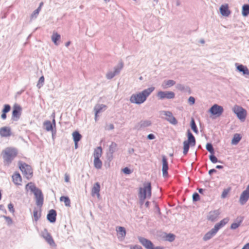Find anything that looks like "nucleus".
<instances>
[{
	"label": "nucleus",
	"instance_id": "1",
	"mask_svg": "<svg viewBox=\"0 0 249 249\" xmlns=\"http://www.w3.org/2000/svg\"><path fill=\"white\" fill-rule=\"evenodd\" d=\"M155 87H151L136 94H133L130 97L131 103L140 105L144 103L147 97L155 90Z\"/></svg>",
	"mask_w": 249,
	"mask_h": 249
},
{
	"label": "nucleus",
	"instance_id": "2",
	"mask_svg": "<svg viewBox=\"0 0 249 249\" xmlns=\"http://www.w3.org/2000/svg\"><path fill=\"white\" fill-rule=\"evenodd\" d=\"M2 158L4 166H9L18 155V150L15 148H7L2 152Z\"/></svg>",
	"mask_w": 249,
	"mask_h": 249
},
{
	"label": "nucleus",
	"instance_id": "3",
	"mask_svg": "<svg viewBox=\"0 0 249 249\" xmlns=\"http://www.w3.org/2000/svg\"><path fill=\"white\" fill-rule=\"evenodd\" d=\"M151 196V185L150 182H147L144 184V187L140 188L139 196L140 198L139 203L142 206L144 202L146 197L149 198Z\"/></svg>",
	"mask_w": 249,
	"mask_h": 249
},
{
	"label": "nucleus",
	"instance_id": "4",
	"mask_svg": "<svg viewBox=\"0 0 249 249\" xmlns=\"http://www.w3.org/2000/svg\"><path fill=\"white\" fill-rule=\"evenodd\" d=\"M18 164L19 168L25 177L28 179H30L33 177V170L31 166L21 161H19Z\"/></svg>",
	"mask_w": 249,
	"mask_h": 249
},
{
	"label": "nucleus",
	"instance_id": "5",
	"mask_svg": "<svg viewBox=\"0 0 249 249\" xmlns=\"http://www.w3.org/2000/svg\"><path fill=\"white\" fill-rule=\"evenodd\" d=\"M124 67V63L123 61H120L118 65L115 66L113 68V71H109L107 72L106 74V77L108 80H111L116 75L119 74L121 70Z\"/></svg>",
	"mask_w": 249,
	"mask_h": 249
},
{
	"label": "nucleus",
	"instance_id": "6",
	"mask_svg": "<svg viewBox=\"0 0 249 249\" xmlns=\"http://www.w3.org/2000/svg\"><path fill=\"white\" fill-rule=\"evenodd\" d=\"M22 113V107L19 105L15 104L13 107L12 118L13 121H18L20 118Z\"/></svg>",
	"mask_w": 249,
	"mask_h": 249
},
{
	"label": "nucleus",
	"instance_id": "7",
	"mask_svg": "<svg viewBox=\"0 0 249 249\" xmlns=\"http://www.w3.org/2000/svg\"><path fill=\"white\" fill-rule=\"evenodd\" d=\"M233 111L239 120L241 121L245 120L247 115V111L245 109L240 106L236 105L233 108Z\"/></svg>",
	"mask_w": 249,
	"mask_h": 249
},
{
	"label": "nucleus",
	"instance_id": "8",
	"mask_svg": "<svg viewBox=\"0 0 249 249\" xmlns=\"http://www.w3.org/2000/svg\"><path fill=\"white\" fill-rule=\"evenodd\" d=\"M157 96L159 100L171 99L175 97V94L171 91H160L157 93Z\"/></svg>",
	"mask_w": 249,
	"mask_h": 249
},
{
	"label": "nucleus",
	"instance_id": "9",
	"mask_svg": "<svg viewBox=\"0 0 249 249\" xmlns=\"http://www.w3.org/2000/svg\"><path fill=\"white\" fill-rule=\"evenodd\" d=\"M151 124L152 122L151 121L148 120H142L135 125L133 127V129L138 131H141L145 128L151 126Z\"/></svg>",
	"mask_w": 249,
	"mask_h": 249
},
{
	"label": "nucleus",
	"instance_id": "10",
	"mask_svg": "<svg viewBox=\"0 0 249 249\" xmlns=\"http://www.w3.org/2000/svg\"><path fill=\"white\" fill-rule=\"evenodd\" d=\"M223 111L224 109L223 107L217 104L213 105L209 110V112L212 115L217 117L220 116L223 113Z\"/></svg>",
	"mask_w": 249,
	"mask_h": 249
},
{
	"label": "nucleus",
	"instance_id": "11",
	"mask_svg": "<svg viewBox=\"0 0 249 249\" xmlns=\"http://www.w3.org/2000/svg\"><path fill=\"white\" fill-rule=\"evenodd\" d=\"M34 194L36 199V204L40 208L41 207L44 202V196L41 190L38 189Z\"/></svg>",
	"mask_w": 249,
	"mask_h": 249
},
{
	"label": "nucleus",
	"instance_id": "12",
	"mask_svg": "<svg viewBox=\"0 0 249 249\" xmlns=\"http://www.w3.org/2000/svg\"><path fill=\"white\" fill-rule=\"evenodd\" d=\"M162 113L166 117L165 120L169 122L171 124L176 125L178 121L176 118L173 116V113L170 111H162Z\"/></svg>",
	"mask_w": 249,
	"mask_h": 249
},
{
	"label": "nucleus",
	"instance_id": "13",
	"mask_svg": "<svg viewBox=\"0 0 249 249\" xmlns=\"http://www.w3.org/2000/svg\"><path fill=\"white\" fill-rule=\"evenodd\" d=\"M249 199V184L247 186L245 190H244L240 195L239 202L241 204H245Z\"/></svg>",
	"mask_w": 249,
	"mask_h": 249
},
{
	"label": "nucleus",
	"instance_id": "14",
	"mask_svg": "<svg viewBox=\"0 0 249 249\" xmlns=\"http://www.w3.org/2000/svg\"><path fill=\"white\" fill-rule=\"evenodd\" d=\"M220 213L221 212L219 209L211 211L207 215V219L209 221L214 222L219 217Z\"/></svg>",
	"mask_w": 249,
	"mask_h": 249
},
{
	"label": "nucleus",
	"instance_id": "15",
	"mask_svg": "<svg viewBox=\"0 0 249 249\" xmlns=\"http://www.w3.org/2000/svg\"><path fill=\"white\" fill-rule=\"evenodd\" d=\"M140 243L146 249H152L153 246V243L149 240L141 236L138 237Z\"/></svg>",
	"mask_w": 249,
	"mask_h": 249
},
{
	"label": "nucleus",
	"instance_id": "16",
	"mask_svg": "<svg viewBox=\"0 0 249 249\" xmlns=\"http://www.w3.org/2000/svg\"><path fill=\"white\" fill-rule=\"evenodd\" d=\"M168 164L167 160L165 156H162V176L164 178H166L168 176Z\"/></svg>",
	"mask_w": 249,
	"mask_h": 249
},
{
	"label": "nucleus",
	"instance_id": "17",
	"mask_svg": "<svg viewBox=\"0 0 249 249\" xmlns=\"http://www.w3.org/2000/svg\"><path fill=\"white\" fill-rule=\"evenodd\" d=\"M42 237L45 239V240L47 242V243L50 245H54V240L50 234L47 231L46 229H45L42 232Z\"/></svg>",
	"mask_w": 249,
	"mask_h": 249
},
{
	"label": "nucleus",
	"instance_id": "18",
	"mask_svg": "<svg viewBox=\"0 0 249 249\" xmlns=\"http://www.w3.org/2000/svg\"><path fill=\"white\" fill-rule=\"evenodd\" d=\"M57 213L55 210H50L47 215V219L50 223H54L56 221Z\"/></svg>",
	"mask_w": 249,
	"mask_h": 249
},
{
	"label": "nucleus",
	"instance_id": "19",
	"mask_svg": "<svg viewBox=\"0 0 249 249\" xmlns=\"http://www.w3.org/2000/svg\"><path fill=\"white\" fill-rule=\"evenodd\" d=\"M187 140L184 141L191 143V147L195 146L196 143V139L190 129L187 130Z\"/></svg>",
	"mask_w": 249,
	"mask_h": 249
},
{
	"label": "nucleus",
	"instance_id": "20",
	"mask_svg": "<svg viewBox=\"0 0 249 249\" xmlns=\"http://www.w3.org/2000/svg\"><path fill=\"white\" fill-rule=\"evenodd\" d=\"M11 135V128L8 126H4L0 128V136L2 137H7Z\"/></svg>",
	"mask_w": 249,
	"mask_h": 249
},
{
	"label": "nucleus",
	"instance_id": "21",
	"mask_svg": "<svg viewBox=\"0 0 249 249\" xmlns=\"http://www.w3.org/2000/svg\"><path fill=\"white\" fill-rule=\"evenodd\" d=\"M236 69L240 72H242L244 75H249V70L248 68L242 64H235Z\"/></svg>",
	"mask_w": 249,
	"mask_h": 249
},
{
	"label": "nucleus",
	"instance_id": "22",
	"mask_svg": "<svg viewBox=\"0 0 249 249\" xmlns=\"http://www.w3.org/2000/svg\"><path fill=\"white\" fill-rule=\"evenodd\" d=\"M219 10L221 14L223 16L228 17L231 14V11L229 9L228 5L227 4L222 5L219 8Z\"/></svg>",
	"mask_w": 249,
	"mask_h": 249
},
{
	"label": "nucleus",
	"instance_id": "23",
	"mask_svg": "<svg viewBox=\"0 0 249 249\" xmlns=\"http://www.w3.org/2000/svg\"><path fill=\"white\" fill-rule=\"evenodd\" d=\"M13 182L16 185H21L22 181L21 177L18 172H15L12 176Z\"/></svg>",
	"mask_w": 249,
	"mask_h": 249
},
{
	"label": "nucleus",
	"instance_id": "24",
	"mask_svg": "<svg viewBox=\"0 0 249 249\" xmlns=\"http://www.w3.org/2000/svg\"><path fill=\"white\" fill-rule=\"evenodd\" d=\"M229 221V218H225L221 220L219 222L216 223L214 225V226L218 230H219L220 229L223 227L225 225H226L228 223Z\"/></svg>",
	"mask_w": 249,
	"mask_h": 249
},
{
	"label": "nucleus",
	"instance_id": "25",
	"mask_svg": "<svg viewBox=\"0 0 249 249\" xmlns=\"http://www.w3.org/2000/svg\"><path fill=\"white\" fill-rule=\"evenodd\" d=\"M229 221V218H225L221 220L219 222L216 223L214 225V226L218 230H219L220 229L223 227L225 225H226L228 223Z\"/></svg>",
	"mask_w": 249,
	"mask_h": 249
},
{
	"label": "nucleus",
	"instance_id": "26",
	"mask_svg": "<svg viewBox=\"0 0 249 249\" xmlns=\"http://www.w3.org/2000/svg\"><path fill=\"white\" fill-rule=\"evenodd\" d=\"M100 190V185L99 182H96L91 190L92 195H96L98 196H100L99 192Z\"/></svg>",
	"mask_w": 249,
	"mask_h": 249
},
{
	"label": "nucleus",
	"instance_id": "27",
	"mask_svg": "<svg viewBox=\"0 0 249 249\" xmlns=\"http://www.w3.org/2000/svg\"><path fill=\"white\" fill-rule=\"evenodd\" d=\"M175 84L176 82L173 80H164L162 84V87L163 89H165L171 87Z\"/></svg>",
	"mask_w": 249,
	"mask_h": 249
},
{
	"label": "nucleus",
	"instance_id": "28",
	"mask_svg": "<svg viewBox=\"0 0 249 249\" xmlns=\"http://www.w3.org/2000/svg\"><path fill=\"white\" fill-rule=\"evenodd\" d=\"M51 38L53 43L55 45L57 46L59 44L58 41L61 38L60 35L56 32L53 33L52 36Z\"/></svg>",
	"mask_w": 249,
	"mask_h": 249
},
{
	"label": "nucleus",
	"instance_id": "29",
	"mask_svg": "<svg viewBox=\"0 0 249 249\" xmlns=\"http://www.w3.org/2000/svg\"><path fill=\"white\" fill-rule=\"evenodd\" d=\"M102 154V148L101 146H98L95 148L93 152L94 158H100Z\"/></svg>",
	"mask_w": 249,
	"mask_h": 249
},
{
	"label": "nucleus",
	"instance_id": "30",
	"mask_svg": "<svg viewBox=\"0 0 249 249\" xmlns=\"http://www.w3.org/2000/svg\"><path fill=\"white\" fill-rule=\"evenodd\" d=\"M107 106L103 104H97L94 107V110L95 112V117H97V114L99 113L103 108H106Z\"/></svg>",
	"mask_w": 249,
	"mask_h": 249
},
{
	"label": "nucleus",
	"instance_id": "31",
	"mask_svg": "<svg viewBox=\"0 0 249 249\" xmlns=\"http://www.w3.org/2000/svg\"><path fill=\"white\" fill-rule=\"evenodd\" d=\"M242 137L240 134L236 133L233 135V137L231 140V144L233 145H236L239 143L240 141L241 140Z\"/></svg>",
	"mask_w": 249,
	"mask_h": 249
},
{
	"label": "nucleus",
	"instance_id": "32",
	"mask_svg": "<svg viewBox=\"0 0 249 249\" xmlns=\"http://www.w3.org/2000/svg\"><path fill=\"white\" fill-rule=\"evenodd\" d=\"M72 138L73 142H79L82 138L81 135L77 131H75L72 133Z\"/></svg>",
	"mask_w": 249,
	"mask_h": 249
},
{
	"label": "nucleus",
	"instance_id": "33",
	"mask_svg": "<svg viewBox=\"0 0 249 249\" xmlns=\"http://www.w3.org/2000/svg\"><path fill=\"white\" fill-rule=\"evenodd\" d=\"M242 14L244 17H247L249 15V5L244 4L242 8Z\"/></svg>",
	"mask_w": 249,
	"mask_h": 249
},
{
	"label": "nucleus",
	"instance_id": "34",
	"mask_svg": "<svg viewBox=\"0 0 249 249\" xmlns=\"http://www.w3.org/2000/svg\"><path fill=\"white\" fill-rule=\"evenodd\" d=\"M94 167L97 169H100L102 168V162L100 160V158H95L94 159Z\"/></svg>",
	"mask_w": 249,
	"mask_h": 249
},
{
	"label": "nucleus",
	"instance_id": "35",
	"mask_svg": "<svg viewBox=\"0 0 249 249\" xmlns=\"http://www.w3.org/2000/svg\"><path fill=\"white\" fill-rule=\"evenodd\" d=\"M61 201H64L65 205L67 207L71 206V200L69 197L67 196H62L60 198Z\"/></svg>",
	"mask_w": 249,
	"mask_h": 249
},
{
	"label": "nucleus",
	"instance_id": "36",
	"mask_svg": "<svg viewBox=\"0 0 249 249\" xmlns=\"http://www.w3.org/2000/svg\"><path fill=\"white\" fill-rule=\"evenodd\" d=\"M26 189L28 188L33 193H34V192H35L39 189L35 186L34 183L32 182L28 183L26 185Z\"/></svg>",
	"mask_w": 249,
	"mask_h": 249
},
{
	"label": "nucleus",
	"instance_id": "37",
	"mask_svg": "<svg viewBox=\"0 0 249 249\" xmlns=\"http://www.w3.org/2000/svg\"><path fill=\"white\" fill-rule=\"evenodd\" d=\"M45 129L47 131H53V126L50 121L47 120L44 123Z\"/></svg>",
	"mask_w": 249,
	"mask_h": 249
},
{
	"label": "nucleus",
	"instance_id": "38",
	"mask_svg": "<svg viewBox=\"0 0 249 249\" xmlns=\"http://www.w3.org/2000/svg\"><path fill=\"white\" fill-rule=\"evenodd\" d=\"M33 215L35 221H38L41 217V210H40L39 211H38L35 208L34 209Z\"/></svg>",
	"mask_w": 249,
	"mask_h": 249
},
{
	"label": "nucleus",
	"instance_id": "39",
	"mask_svg": "<svg viewBox=\"0 0 249 249\" xmlns=\"http://www.w3.org/2000/svg\"><path fill=\"white\" fill-rule=\"evenodd\" d=\"M190 126L192 130L196 134L198 133L197 126L196 124L195 121L193 118L191 119L190 123Z\"/></svg>",
	"mask_w": 249,
	"mask_h": 249
},
{
	"label": "nucleus",
	"instance_id": "40",
	"mask_svg": "<svg viewBox=\"0 0 249 249\" xmlns=\"http://www.w3.org/2000/svg\"><path fill=\"white\" fill-rule=\"evenodd\" d=\"M183 144V153L184 155H186L188 152L189 147H190V146H191V143L184 141Z\"/></svg>",
	"mask_w": 249,
	"mask_h": 249
},
{
	"label": "nucleus",
	"instance_id": "41",
	"mask_svg": "<svg viewBox=\"0 0 249 249\" xmlns=\"http://www.w3.org/2000/svg\"><path fill=\"white\" fill-rule=\"evenodd\" d=\"M121 235L122 237L124 238L126 235L125 229L123 227H119L118 230H116Z\"/></svg>",
	"mask_w": 249,
	"mask_h": 249
},
{
	"label": "nucleus",
	"instance_id": "42",
	"mask_svg": "<svg viewBox=\"0 0 249 249\" xmlns=\"http://www.w3.org/2000/svg\"><path fill=\"white\" fill-rule=\"evenodd\" d=\"M214 235L213 234L212 232H211V231H209L207 232L203 236V240L204 241H207L210 239H211L213 237Z\"/></svg>",
	"mask_w": 249,
	"mask_h": 249
},
{
	"label": "nucleus",
	"instance_id": "43",
	"mask_svg": "<svg viewBox=\"0 0 249 249\" xmlns=\"http://www.w3.org/2000/svg\"><path fill=\"white\" fill-rule=\"evenodd\" d=\"M117 144L114 142H112L109 147V152L114 153L117 149Z\"/></svg>",
	"mask_w": 249,
	"mask_h": 249
},
{
	"label": "nucleus",
	"instance_id": "44",
	"mask_svg": "<svg viewBox=\"0 0 249 249\" xmlns=\"http://www.w3.org/2000/svg\"><path fill=\"white\" fill-rule=\"evenodd\" d=\"M175 235L173 233L167 234L165 237V240L169 242H173L175 239Z\"/></svg>",
	"mask_w": 249,
	"mask_h": 249
},
{
	"label": "nucleus",
	"instance_id": "45",
	"mask_svg": "<svg viewBox=\"0 0 249 249\" xmlns=\"http://www.w3.org/2000/svg\"><path fill=\"white\" fill-rule=\"evenodd\" d=\"M206 149L211 154H214V150L213 146L211 143H207L206 145Z\"/></svg>",
	"mask_w": 249,
	"mask_h": 249
},
{
	"label": "nucleus",
	"instance_id": "46",
	"mask_svg": "<svg viewBox=\"0 0 249 249\" xmlns=\"http://www.w3.org/2000/svg\"><path fill=\"white\" fill-rule=\"evenodd\" d=\"M242 222V220H240L237 222H234V223H232L231 225L230 228L231 230L236 229L237 228H238L240 226Z\"/></svg>",
	"mask_w": 249,
	"mask_h": 249
},
{
	"label": "nucleus",
	"instance_id": "47",
	"mask_svg": "<svg viewBox=\"0 0 249 249\" xmlns=\"http://www.w3.org/2000/svg\"><path fill=\"white\" fill-rule=\"evenodd\" d=\"M209 159L213 163L221 162L220 160H218L217 158L214 155V154H211L209 156Z\"/></svg>",
	"mask_w": 249,
	"mask_h": 249
},
{
	"label": "nucleus",
	"instance_id": "48",
	"mask_svg": "<svg viewBox=\"0 0 249 249\" xmlns=\"http://www.w3.org/2000/svg\"><path fill=\"white\" fill-rule=\"evenodd\" d=\"M44 82V77L43 76H41L38 81L37 84V87L38 88L40 89L43 85Z\"/></svg>",
	"mask_w": 249,
	"mask_h": 249
},
{
	"label": "nucleus",
	"instance_id": "49",
	"mask_svg": "<svg viewBox=\"0 0 249 249\" xmlns=\"http://www.w3.org/2000/svg\"><path fill=\"white\" fill-rule=\"evenodd\" d=\"M40 11L39 10V9H36L35 11H34V12L31 15V18H36L37 17Z\"/></svg>",
	"mask_w": 249,
	"mask_h": 249
},
{
	"label": "nucleus",
	"instance_id": "50",
	"mask_svg": "<svg viewBox=\"0 0 249 249\" xmlns=\"http://www.w3.org/2000/svg\"><path fill=\"white\" fill-rule=\"evenodd\" d=\"M11 109V106L8 104H5L3 106V108L2 109V112L4 113H8Z\"/></svg>",
	"mask_w": 249,
	"mask_h": 249
},
{
	"label": "nucleus",
	"instance_id": "51",
	"mask_svg": "<svg viewBox=\"0 0 249 249\" xmlns=\"http://www.w3.org/2000/svg\"><path fill=\"white\" fill-rule=\"evenodd\" d=\"M200 199V196L197 193H194L193 195V201L196 202Z\"/></svg>",
	"mask_w": 249,
	"mask_h": 249
},
{
	"label": "nucleus",
	"instance_id": "52",
	"mask_svg": "<svg viewBox=\"0 0 249 249\" xmlns=\"http://www.w3.org/2000/svg\"><path fill=\"white\" fill-rule=\"evenodd\" d=\"M230 190V188L224 189L222 193L221 197L222 198H225L227 196V195L228 194V193L229 192Z\"/></svg>",
	"mask_w": 249,
	"mask_h": 249
},
{
	"label": "nucleus",
	"instance_id": "53",
	"mask_svg": "<svg viewBox=\"0 0 249 249\" xmlns=\"http://www.w3.org/2000/svg\"><path fill=\"white\" fill-rule=\"evenodd\" d=\"M176 88L178 90L181 91H183L185 89V87L184 86L181 84H178L176 86Z\"/></svg>",
	"mask_w": 249,
	"mask_h": 249
},
{
	"label": "nucleus",
	"instance_id": "54",
	"mask_svg": "<svg viewBox=\"0 0 249 249\" xmlns=\"http://www.w3.org/2000/svg\"><path fill=\"white\" fill-rule=\"evenodd\" d=\"M3 217L6 220V221L7 222V224L10 225H11L13 223V221L12 218L7 216L3 215Z\"/></svg>",
	"mask_w": 249,
	"mask_h": 249
},
{
	"label": "nucleus",
	"instance_id": "55",
	"mask_svg": "<svg viewBox=\"0 0 249 249\" xmlns=\"http://www.w3.org/2000/svg\"><path fill=\"white\" fill-rule=\"evenodd\" d=\"M122 171L126 175H129L132 173L131 170L127 167L124 168Z\"/></svg>",
	"mask_w": 249,
	"mask_h": 249
},
{
	"label": "nucleus",
	"instance_id": "56",
	"mask_svg": "<svg viewBox=\"0 0 249 249\" xmlns=\"http://www.w3.org/2000/svg\"><path fill=\"white\" fill-rule=\"evenodd\" d=\"M113 153L108 152L107 154V158L108 161H111L113 159Z\"/></svg>",
	"mask_w": 249,
	"mask_h": 249
},
{
	"label": "nucleus",
	"instance_id": "57",
	"mask_svg": "<svg viewBox=\"0 0 249 249\" xmlns=\"http://www.w3.org/2000/svg\"><path fill=\"white\" fill-rule=\"evenodd\" d=\"M8 208L9 211L11 213H14L15 212V209L14 208V205H13V204L12 203H10L8 205Z\"/></svg>",
	"mask_w": 249,
	"mask_h": 249
},
{
	"label": "nucleus",
	"instance_id": "58",
	"mask_svg": "<svg viewBox=\"0 0 249 249\" xmlns=\"http://www.w3.org/2000/svg\"><path fill=\"white\" fill-rule=\"evenodd\" d=\"M188 103L190 105H193L195 103V98L193 96H190L188 98Z\"/></svg>",
	"mask_w": 249,
	"mask_h": 249
},
{
	"label": "nucleus",
	"instance_id": "59",
	"mask_svg": "<svg viewBox=\"0 0 249 249\" xmlns=\"http://www.w3.org/2000/svg\"><path fill=\"white\" fill-rule=\"evenodd\" d=\"M210 231L211 232L213 233L214 235H215L218 231V230L215 227V226H214V227L213 229H212L210 230Z\"/></svg>",
	"mask_w": 249,
	"mask_h": 249
},
{
	"label": "nucleus",
	"instance_id": "60",
	"mask_svg": "<svg viewBox=\"0 0 249 249\" xmlns=\"http://www.w3.org/2000/svg\"><path fill=\"white\" fill-rule=\"evenodd\" d=\"M147 139H148L149 140H154L155 138V136L153 134H149L147 135Z\"/></svg>",
	"mask_w": 249,
	"mask_h": 249
},
{
	"label": "nucleus",
	"instance_id": "61",
	"mask_svg": "<svg viewBox=\"0 0 249 249\" xmlns=\"http://www.w3.org/2000/svg\"><path fill=\"white\" fill-rule=\"evenodd\" d=\"M130 249H142V248L141 246L136 245L130 247Z\"/></svg>",
	"mask_w": 249,
	"mask_h": 249
},
{
	"label": "nucleus",
	"instance_id": "62",
	"mask_svg": "<svg viewBox=\"0 0 249 249\" xmlns=\"http://www.w3.org/2000/svg\"><path fill=\"white\" fill-rule=\"evenodd\" d=\"M0 210L4 212L5 213H7V211L5 208V207L3 205H0Z\"/></svg>",
	"mask_w": 249,
	"mask_h": 249
},
{
	"label": "nucleus",
	"instance_id": "63",
	"mask_svg": "<svg viewBox=\"0 0 249 249\" xmlns=\"http://www.w3.org/2000/svg\"><path fill=\"white\" fill-rule=\"evenodd\" d=\"M217 171L215 169H212L209 171V174L212 175L213 173H216Z\"/></svg>",
	"mask_w": 249,
	"mask_h": 249
},
{
	"label": "nucleus",
	"instance_id": "64",
	"mask_svg": "<svg viewBox=\"0 0 249 249\" xmlns=\"http://www.w3.org/2000/svg\"><path fill=\"white\" fill-rule=\"evenodd\" d=\"M242 249H249V242L245 244Z\"/></svg>",
	"mask_w": 249,
	"mask_h": 249
}]
</instances>
